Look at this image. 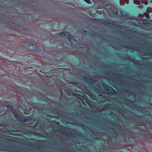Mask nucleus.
<instances>
[{"label":"nucleus","mask_w":152,"mask_h":152,"mask_svg":"<svg viewBox=\"0 0 152 152\" xmlns=\"http://www.w3.org/2000/svg\"><path fill=\"white\" fill-rule=\"evenodd\" d=\"M8 107L10 108L11 111L12 112L13 114L15 117L16 118H17V119H18L19 121L21 120V118H18L19 117L18 116V115H16V114L15 112V110H13V109L12 108V106L10 105H9L8 106Z\"/></svg>","instance_id":"7ed1b4c3"},{"label":"nucleus","mask_w":152,"mask_h":152,"mask_svg":"<svg viewBox=\"0 0 152 152\" xmlns=\"http://www.w3.org/2000/svg\"><path fill=\"white\" fill-rule=\"evenodd\" d=\"M103 23L105 25L107 24H108L107 22L106 21H104V22H103Z\"/></svg>","instance_id":"423d86ee"},{"label":"nucleus","mask_w":152,"mask_h":152,"mask_svg":"<svg viewBox=\"0 0 152 152\" xmlns=\"http://www.w3.org/2000/svg\"><path fill=\"white\" fill-rule=\"evenodd\" d=\"M61 34L62 35V36L63 37H64L68 39H73V37L70 35L69 33H68L66 32H63Z\"/></svg>","instance_id":"f03ea898"},{"label":"nucleus","mask_w":152,"mask_h":152,"mask_svg":"<svg viewBox=\"0 0 152 152\" xmlns=\"http://www.w3.org/2000/svg\"><path fill=\"white\" fill-rule=\"evenodd\" d=\"M122 15L124 16H126V14H122Z\"/></svg>","instance_id":"0eeeda50"},{"label":"nucleus","mask_w":152,"mask_h":152,"mask_svg":"<svg viewBox=\"0 0 152 152\" xmlns=\"http://www.w3.org/2000/svg\"><path fill=\"white\" fill-rule=\"evenodd\" d=\"M103 86L105 90L107 92L113 93L115 92L111 87L107 86L106 84L104 83L103 84Z\"/></svg>","instance_id":"f257e3e1"},{"label":"nucleus","mask_w":152,"mask_h":152,"mask_svg":"<svg viewBox=\"0 0 152 152\" xmlns=\"http://www.w3.org/2000/svg\"><path fill=\"white\" fill-rule=\"evenodd\" d=\"M88 4H90L91 3V1L90 0H84Z\"/></svg>","instance_id":"20e7f679"},{"label":"nucleus","mask_w":152,"mask_h":152,"mask_svg":"<svg viewBox=\"0 0 152 152\" xmlns=\"http://www.w3.org/2000/svg\"><path fill=\"white\" fill-rule=\"evenodd\" d=\"M34 45H30L29 46V47H34Z\"/></svg>","instance_id":"6e6552de"},{"label":"nucleus","mask_w":152,"mask_h":152,"mask_svg":"<svg viewBox=\"0 0 152 152\" xmlns=\"http://www.w3.org/2000/svg\"><path fill=\"white\" fill-rule=\"evenodd\" d=\"M147 22V21H145V23H146Z\"/></svg>","instance_id":"1a4fd4ad"},{"label":"nucleus","mask_w":152,"mask_h":152,"mask_svg":"<svg viewBox=\"0 0 152 152\" xmlns=\"http://www.w3.org/2000/svg\"><path fill=\"white\" fill-rule=\"evenodd\" d=\"M79 97L80 98V99H84V97L82 96H80Z\"/></svg>","instance_id":"39448f33"}]
</instances>
